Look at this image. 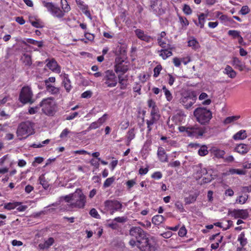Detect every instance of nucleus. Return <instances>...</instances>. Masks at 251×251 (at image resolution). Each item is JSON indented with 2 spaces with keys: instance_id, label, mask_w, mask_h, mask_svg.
<instances>
[{
  "instance_id": "79ce46f5",
  "label": "nucleus",
  "mask_w": 251,
  "mask_h": 251,
  "mask_svg": "<svg viewBox=\"0 0 251 251\" xmlns=\"http://www.w3.org/2000/svg\"><path fill=\"white\" fill-rule=\"evenodd\" d=\"M150 116L151 117L160 119V115L157 106L151 109Z\"/></svg>"
},
{
  "instance_id": "bf43d9fd",
  "label": "nucleus",
  "mask_w": 251,
  "mask_h": 251,
  "mask_svg": "<svg viewBox=\"0 0 251 251\" xmlns=\"http://www.w3.org/2000/svg\"><path fill=\"white\" fill-rule=\"evenodd\" d=\"M162 69L161 65H157L153 69V77H157L159 75Z\"/></svg>"
},
{
  "instance_id": "f704fd0d",
  "label": "nucleus",
  "mask_w": 251,
  "mask_h": 251,
  "mask_svg": "<svg viewBox=\"0 0 251 251\" xmlns=\"http://www.w3.org/2000/svg\"><path fill=\"white\" fill-rule=\"evenodd\" d=\"M46 90L52 95H56L59 93L60 90L58 87H56L52 85H48L46 86Z\"/></svg>"
},
{
  "instance_id": "a18cd8bd",
  "label": "nucleus",
  "mask_w": 251,
  "mask_h": 251,
  "mask_svg": "<svg viewBox=\"0 0 251 251\" xmlns=\"http://www.w3.org/2000/svg\"><path fill=\"white\" fill-rule=\"evenodd\" d=\"M249 196L247 194H245L244 195L240 196L237 197L236 200V202L237 203H240L241 204H244L246 202Z\"/></svg>"
},
{
  "instance_id": "aec40b11",
  "label": "nucleus",
  "mask_w": 251,
  "mask_h": 251,
  "mask_svg": "<svg viewBox=\"0 0 251 251\" xmlns=\"http://www.w3.org/2000/svg\"><path fill=\"white\" fill-rule=\"evenodd\" d=\"M157 155L160 162L163 163L168 162V155L163 147H159L158 148Z\"/></svg>"
},
{
  "instance_id": "39448f33",
  "label": "nucleus",
  "mask_w": 251,
  "mask_h": 251,
  "mask_svg": "<svg viewBox=\"0 0 251 251\" xmlns=\"http://www.w3.org/2000/svg\"><path fill=\"white\" fill-rule=\"evenodd\" d=\"M32 124L28 121L20 124L16 131L17 136L20 140L25 139L33 132Z\"/></svg>"
},
{
  "instance_id": "6e6552de",
  "label": "nucleus",
  "mask_w": 251,
  "mask_h": 251,
  "mask_svg": "<svg viewBox=\"0 0 251 251\" xmlns=\"http://www.w3.org/2000/svg\"><path fill=\"white\" fill-rule=\"evenodd\" d=\"M33 95L31 88L28 86H25L21 90L19 100L24 104L27 103L31 104L34 102V100L32 99Z\"/></svg>"
},
{
  "instance_id": "49530a36",
  "label": "nucleus",
  "mask_w": 251,
  "mask_h": 251,
  "mask_svg": "<svg viewBox=\"0 0 251 251\" xmlns=\"http://www.w3.org/2000/svg\"><path fill=\"white\" fill-rule=\"evenodd\" d=\"M158 45L161 48V49H164L168 47H170L173 46L170 43V41H168V43H167L166 41H165V39L163 40H160L157 41Z\"/></svg>"
},
{
  "instance_id": "864d4df0",
  "label": "nucleus",
  "mask_w": 251,
  "mask_h": 251,
  "mask_svg": "<svg viewBox=\"0 0 251 251\" xmlns=\"http://www.w3.org/2000/svg\"><path fill=\"white\" fill-rule=\"evenodd\" d=\"M178 19L179 22L183 27L187 26L189 25V22L186 17L181 16H178Z\"/></svg>"
},
{
  "instance_id": "e2e57ef3",
  "label": "nucleus",
  "mask_w": 251,
  "mask_h": 251,
  "mask_svg": "<svg viewBox=\"0 0 251 251\" xmlns=\"http://www.w3.org/2000/svg\"><path fill=\"white\" fill-rule=\"evenodd\" d=\"M44 161V158L42 157L38 156L34 158V160L32 163V165L34 167L36 166L37 164H41Z\"/></svg>"
},
{
  "instance_id": "0eeeda50",
  "label": "nucleus",
  "mask_w": 251,
  "mask_h": 251,
  "mask_svg": "<svg viewBox=\"0 0 251 251\" xmlns=\"http://www.w3.org/2000/svg\"><path fill=\"white\" fill-rule=\"evenodd\" d=\"M104 210L109 211L111 215H113L116 212H121L123 208L122 203L116 200H108L104 202Z\"/></svg>"
},
{
  "instance_id": "393cba45",
  "label": "nucleus",
  "mask_w": 251,
  "mask_h": 251,
  "mask_svg": "<svg viewBox=\"0 0 251 251\" xmlns=\"http://www.w3.org/2000/svg\"><path fill=\"white\" fill-rule=\"evenodd\" d=\"M185 116L184 112L181 111L174 115L171 119L176 124H177L181 122Z\"/></svg>"
},
{
  "instance_id": "ddd939ff",
  "label": "nucleus",
  "mask_w": 251,
  "mask_h": 251,
  "mask_svg": "<svg viewBox=\"0 0 251 251\" xmlns=\"http://www.w3.org/2000/svg\"><path fill=\"white\" fill-rule=\"evenodd\" d=\"M129 234L130 236L138 240H141V239L144 238L148 233L144 231L140 226H132L129 230Z\"/></svg>"
},
{
  "instance_id": "4be33fe9",
  "label": "nucleus",
  "mask_w": 251,
  "mask_h": 251,
  "mask_svg": "<svg viewBox=\"0 0 251 251\" xmlns=\"http://www.w3.org/2000/svg\"><path fill=\"white\" fill-rule=\"evenodd\" d=\"M206 17V15L201 13L198 15V22L196 20H194L193 21L197 26H199L201 28H203L205 22Z\"/></svg>"
},
{
  "instance_id": "dca6fc26",
  "label": "nucleus",
  "mask_w": 251,
  "mask_h": 251,
  "mask_svg": "<svg viewBox=\"0 0 251 251\" xmlns=\"http://www.w3.org/2000/svg\"><path fill=\"white\" fill-rule=\"evenodd\" d=\"M75 2L78 7L80 9L83 14L87 16L90 20L92 19L91 14L89 10V6L82 0H75Z\"/></svg>"
},
{
  "instance_id": "2f4dec72",
  "label": "nucleus",
  "mask_w": 251,
  "mask_h": 251,
  "mask_svg": "<svg viewBox=\"0 0 251 251\" xmlns=\"http://www.w3.org/2000/svg\"><path fill=\"white\" fill-rule=\"evenodd\" d=\"M199 196L198 193H195L194 195H190L188 197L184 198V202L185 204H190L194 203L197 200Z\"/></svg>"
},
{
  "instance_id": "a211bd4d",
  "label": "nucleus",
  "mask_w": 251,
  "mask_h": 251,
  "mask_svg": "<svg viewBox=\"0 0 251 251\" xmlns=\"http://www.w3.org/2000/svg\"><path fill=\"white\" fill-rule=\"evenodd\" d=\"M49 61L47 64L48 68L51 70L52 72L60 73L61 72V67L58 64L54 58H52L51 60L47 59L46 62Z\"/></svg>"
},
{
  "instance_id": "c756f323",
  "label": "nucleus",
  "mask_w": 251,
  "mask_h": 251,
  "mask_svg": "<svg viewBox=\"0 0 251 251\" xmlns=\"http://www.w3.org/2000/svg\"><path fill=\"white\" fill-rule=\"evenodd\" d=\"M21 204H22V202L18 201L5 203L4 204V208L8 210H13L16 208Z\"/></svg>"
},
{
  "instance_id": "603ef678",
  "label": "nucleus",
  "mask_w": 251,
  "mask_h": 251,
  "mask_svg": "<svg viewBox=\"0 0 251 251\" xmlns=\"http://www.w3.org/2000/svg\"><path fill=\"white\" fill-rule=\"evenodd\" d=\"M182 11L184 12V13L186 15H190L192 13V10L190 6L186 4H184L183 5Z\"/></svg>"
},
{
  "instance_id": "338daca9",
  "label": "nucleus",
  "mask_w": 251,
  "mask_h": 251,
  "mask_svg": "<svg viewBox=\"0 0 251 251\" xmlns=\"http://www.w3.org/2000/svg\"><path fill=\"white\" fill-rule=\"evenodd\" d=\"M187 234V230L184 226L181 227L178 232V235L180 237H184Z\"/></svg>"
},
{
  "instance_id": "423d86ee",
  "label": "nucleus",
  "mask_w": 251,
  "mask_h": 251,
  "mask_svg": "<svg viewBox=\"0 0 251 251\" xmlns=\"http://www.w3.org/2000/svg\"><path fill=\"white\" fill-rule=\"evenodd\" d=\"M53 100V98L49 97L44 99L39 103L43 112L47 115L52 116L54 113L55 103Z\"/></svg>"
},
{
  "instance_id": "f8f14e48",
  "label": "nucleus",
  "mask_w": 251,
  "mask_h": 251,
  "mask_svg": "<svg viewBox=\"0 0 251 251\" xmlns=\"http://www.w3.org/2000/svg\"><path fill=\"white\" fill-rule=\"evenodd\" d=\"M103 80L108 87H115L117 84V78L113 71H106Z\"/></svg>"
},
{
  "instance_id": "7ed1b4c3",
  "label": "nucleus",
  "mask_w": 251,
  "mask_h": 251,
  "mask_svg": "<svg viewBox=\"0 0 251 251\" xmlns=\"http://www.w3.org/2000/svg\"><path fill=\"white\" fill-rule=\"evenodd\" d=\"M197 99L196 92L189 90L182 91L180 93L179 102L186 109L191 108Z\"/></svg>"
},
{
  "instance_id": "c85d7f7f",
  "label": "nucleus",
  "mask_w": 251,
  "mask_h": 251,
  "mask_svg": "<svg viewBox=\"0 0 251 251\" xmlns=\"http://www.w3.org/2000/svg\"><path fill=\"white\" fill-rule=\"evenodd\" d=\"M188 46L191 47L194 50H197L200 47L199 42L193 37L188 41Z\"/></svg>"
},
{
  "instance_id": "5701e85b",
  "label": "nucleus",
  "mask_w": 251,
  "mask_h": 251,
  "mask_svg": "<svg viewBox=\"0 0 251 251\" xmlns=\"http://www.w3.org/2000/svg\"><path fill=\"white\" fill-rule=\"evenodd\" d=\"M71 83V81L69 78L68 75L65 74L63 76L62 84L67 92H69L72 88Z\"/></svg>"
},
{
  "instance_id": "8fccbe9b",
  "label": "nucleus",
  "mask_w": 251,
  "mask_h": 251,
  "mask_svg": "<svg viewBox=\"0 0 251 251\" xmlns=\"http://www.w3.org/2000/svg\"><path fill=\"white\" fill-rule=\"evenodd\" d=\"M228 35L231 36L233 39H236L240 35V32L236 30H229Z\"/></svg>"
},
{
  "instance_id": "09e8293b",
  "label": "nucleus",
  "mask_w": 251,
  "mask_h": 251,
  "mask_svg": "<svg viewBox=\"0 0 251 251\" xmlns=\"http://www.w3.org/2000/svg\"><path fill=\"white\" fill-rule=\"evenodd\" d=\"M118 82L120 85V89L122 90H124L126 89L127 87V84L124 82L125 79L120 75H118Z\"/></svg>"
},
{
  "instance_id": "3c124183",
  "label": "nucleus",
  "mask_w": 251,
  "mask_h": 251,
  "mask_svg": "<svg viewBox=\"0 0 251 251\" xmlns=\"http://www.w3.org/2000/svg\"><path fill=\"white\" fill-rule=\"evenodd\" d=\"M115 178L114 176L107 178L104 182L103 187L107 188L109 187L114 182Z\"/></svg>"
},
{
  "instance_id": "680f3d73",
  "label": "nucleus",
  "mask_w": 251,
  "mask_h": 251,
  "mask_svg": "<svg viewBox=\"0 0 251 251\" xmlns=\"http://www.w3.org/2000/svg\"><path fill=\"white\" fill-rule=\"evenodd\" d=\"M100 160V158H98V159L92 158L90 160V164L92 166L95 167L96 169H98L100 166V163L99 162Z\"/></svg>"
},
{
  "instance_id": "69168bd1",
  "label": "nucleus",
  "mask_w": 251,
  "mask_h": 251,
  "mask_svg": "<svg viewBox=\"0 0 251 251\" xmlns=\"http://www.w3.org/2000/svg\"><path fill=\"white\" fill-rule=\"evenodd\" d=\"M250 12V9L248 6H243L241 8V10L239 12V13L243 15H245L249 13Z\"/></svg>"
},
{
  "instance_id": "a878e982",
  "label": "nucleus",
  "mask_w": 251,
  "mask_h": 251,
  "mask_svg": "<svg viewBox=\"0 0 251 251\" xmlns=\"http://www.w3.org/2000/svg\"><path fill=\"white\" fill-rule=\"evenodd\" d=\"M54 243V240L52 237L49 238L44 243H40L39 247L40 249L45 250L49 248Z\"/></svg>"
},
{
  "instance_id": "4d7b16f0",
  "label": "nucleus",
  "mask_w": 251,
  "mask_h": 251,
  "mask_svg": "<svg viewBox=\"0 0 251 251\" xmlns=\"http://www.w3.org/2000/svg\"><path fill=\"white\" fill-rule=\"evenodd\" d=\"M89 214L93 218L100 219V216L98 213L97 210L93 208H92L89 211Z\"/></svg>"
},
{
  "instance_id": "6e6d98bb",
  "label": "nucleus",
  "mask_w": 251,
  "mask_h": 251,
  "mask_svg": "<svg viewBox=\"0 0 251 251\" xmlns=\"http://www.w3.org/2000/svg\"><path fill=\"white\" fill-rule=\"evenodd\" d=\"M199 154L201 156H205L208 154L207 148L206 146H202L198 151Z\"/></svg>"
},
{
  "instance_id": "2eb2a0df",
  "label": "nucleus",
  "mask_w": 251,
  "mask_h": 251,
  "mask_svg": "<svg viewBox=\"0 0 251 251\" xmlns=\"http://www.w3.org/2000/svg\"><path fill=\"white\" fill-rule=\"evenodd\" d=\"M231 215L235 219L241 218L242 219H246L249 216L247 209H234L231 212Z\"/></svg>"
},
{
  "instance_id": "e433bc0d",
  "label": "nucleus",
  "mask_w": 251,
  "mask_h": 251,
  "mask_svg": "<svg viewBox=\"0 0 251 251\" xmlns=\"http://www.w3.org/2000/svg\"><path fill=\"white\" fill-rule=\"evenodd\" d=\"M22 59L23 60V63L26 66H30L32 64L31 56L29 54L24 53Z\"/></svg>"
},
{
  "instance_id": "37998d69",
  "label": "nucleus",
  "mask_w": 251,
  "mask_h": 251,
  "mask_svg": "<svg viewBox=\"0 0 251 251\" xmlns=\"http://www.w3.org/2000/svg\"><path fill=\"white\" fill-rule=\"evenodd\" d=\"M75 196V193L70 194L68 195L63 196L61 198V199L64 200L66 202H67V204H70L74 200V197Z\"/></svg>"
},
{
  "instance_id": "ea45409f",
  "label": "nucleus",
  "mask_w": 251,
  "mask_h": 251,
  "mask_svg": "<svg viewBox=\"0 0 251 251\" xmlns=\"http://www.w3.org/2000/svg\"><path fill=\"white\" fill-rule=\"evenodd\" d=\"M162 90L164 93L165 98L168 101L170 102L173 99V95L171 92L166 88V86L162 87Z\"/></svg>"
},
{
  "instance_id": "412c9836",
  "label": "nucleus",
  "mask_w": 251,
  "mask_h": 251,
  "mask_svg": "<svg viewBox=\"0 0 251 251\" xmlns=\"http://www.w3.org/2000/svg\"><path fill=\"white\" fill-rule=\"evenodd\" d=\"M232 64L235 69L240 71H243L245 68L244 63L236 57H233Z\"/></svg>"
},
{
  "instance_id": "4468645a",
  "label": "nucleus",
  "mask_w": 251,
  "mask_h": 251,
  "mask_svg": "<svg viewBox=\"0 0 251 251\" xmlns=\"http://www.w3.org/2000/svg\"><path fill=\"white\" fill-rule=\"evenodd\" d=\"M136 37L141 41L147 43H150L153 40V38L145 33V31L141 29H136L134 30Z\"/></svg>"
},
{
  "instance_id": "6ab92c4d",
  "label": "nucleus",
  "mask_w": 251,
  "mask_h": 251,
  "mask_svg": "<svg viewBox=\"0 0 251 251\" xmlns=\"http://www.w3.org/2000/svg\"><path fill=\"white\" fill-rule=\"evenodd\" d=\"M250 150V147L249 145L239 144L236 145L234 149V151L238 152L240 154L244 155L249 152Z\"/></svg>"
},
{
  "instance_id": "58836bf2",
  "label": "nucleus",
  "mask_w": 251,
  "mask_h": 251,
  "mask_svg": "<svg viewBox=\"0 0 251 251\" xmlns=\"http://www.w3.org/2000/svg\"><path fill=\"white\" fill-rule=\"evenodd\" d=\"M216 16L219 17L220 20L225 22H234V21L229 18L227 15H224L221 12H217Z\"/></svg>"
},
{
  "instance_id": "7c9ffc66",
  "label": "nucleus",
  "mask_w": 251,
  "mask_h": 251,
  "mask_svg": "<svg viewBox=\"0 0 251 251\" xmlns=\"http://www.w3.org/2000/svg\"><path fill=\"white\" fill-rule=\"evenodd\" d=\"M165 221L164 217L161 215H156L152 218V223L157 226L160 225Z\"/></svg>"
},
{
  "instance_id": "5fc2aeb1",
  "label": "nucleus",
  "mask_w": 251,
  "mask_h": 251,
  "mask_svg": "<svg viewBox=\"0 0 251 251\" xmlns=\"http://www.w3.org/2000/svg\"><path fill=\"white\" fill-rule=\"evenodd\" d=\"M135 129L134 128H132L129 129L127 133V139H128L129 141H131L135 138Z\"/></svg>"
},
{
  "instance_id": "4c0bfd02",
  "label": "nucleus",
  "mask_w": 251,
  "mask_h": 251,
  "mask_svg": "<svg viewBox=\"0 0 251 251\" xmlns=\"http://www.w3.org/2000/svg\"><path fill=\"white\" fill-rule=\"evenodd\" d=\"M12 100V98L9 95H4L2 99H0V106H2L6 103L9 104L10 101Z\"/></svg>"
},
{
  "instance_id": "1a4fd4ad",
  "label": "nucleus",
  "mask_w": 251,
  "mask_h": 251,
  "mask_svg": "<svg viewBox=\"0 0 251 251\" xmlns=\"http://www.w3.org/2000/svg\"><path fill=\"white\" fill-rule=\"evenodd\" d=\"M43 4L48 12H49L52 16L58 19H61L65 16L64 12H62L61 9L54 4L52 2L43 1Z\"/></svg>"
},
{
  "instance_id": "72a5a7b5",
  "label": "nucleus",
  "mask_w": 251,
  "mask_h": 251,
  "mask_svg": "<svg viewBox=\"0 0 251 251\" xmlns=\"http://www.w3.org/2000/svg\"><path fill=\"white\" fill-rule=\"evenodd\" d=\"M237 241L239 242L241 246L245 247L248 243L247 239L245 237V233L242 232L238 237Z\"/></svg>"
},
{
  "instance_id": "f257e3e1",
  "label": "nucleus",
  "mask_w": 251,
  "mask_h": 251,
  "mask_svg": "<svg viewBox=\"0 0 251 251\" xmlns=\"http://www.w3.org/2000/svg\"><path fill=\"white\" fill-rule=\"evenodd\" d=\"M86 203V197L80 189L75 192L73 201L66 204L62 209L69 211L73 208L83 209Z\"/></svg>"
},
{
  "instance_id": "b1692460",
  "label": "nucleus",
  "mask_w": 251,
  "mask_h": 251,
  "mask_svg": "<svg viewBox=\"0 0 251 251\" xmlns=\"http://www.w3.org/2000/svg\"><path fill=\"white\" fill-rule=\"evenodd\" d=\"M159 119L150 117V119L146 120V124L147 125V134L151 133V131L152 129V126L156 124Z\"/></svg>"
},
{
  "instance_id": "f3484780",
  "label": "nucleus",
  "mask_w": 251,
  "mask_h": 251,
  "mask_svg": "<svg viewBox=\"0 0 251 251\" xmlns=\"http://www.w3.org/2000/svg\"><path fill=\"white\" fill-rule=\"evenodd\" d=\"M174 48H175L173 46H171L161 49L160 50H158L157 52L159 53V56H160L163 60H165L173 55L172 50Z\"/></svg>"
},
{
  "instance_id": "c03bdc74",
  "label": "nucleus",
  "mask_w": 251,
  "mask_h": 251,
  "mask_svg": "<svg viewBox=\"0 0 251 251\" xmlns=\"http://www.w3.org/2000/svg\"><path fill=\"white\" fill-rule=\"evenodd\" d=\"M26 41L28 43L37 45L39 48H41L43 46V42L42 41H38L31 38H27Z\"/></svg>"
},
{
  "instance_id": "20e7f679",
  "label": "nucleus",
  "mask_w": 251,
  "mask_h": 251,
  "mask_svg": "<svg viewBox=\"0 0 251 251\" xmlns=\"http://www.w3.org/2000/svg\"><path fill=\"white\" fill-rule=\"evenodd\" d=\"M194 115L196 120L201 125H205L212 117L211 111L206 108L200 107L194 111Z\"/></svg>"
},
{
  "instance_id": "9d476101",
  "label": "nucleus",
  "mask_w": 251,
  "mask_h": 251,
  "mask_svg": "<svg viewBox=\"0 0 251 251\" xmlns=\"http://www.w3.org/2000/svg\"><path fill=\"white\" fill-rule=\"evenodd\" d=\"M114 65V70L117 74L122 76L126 73L129 69V64L125 60L121 57H117L115 58Z\"/></svg>"
},
{
  "instance_id": "c9c22d12",
  "label": "nucleus",
  "mask_w": 251,
  "mask_h": 251,
  "mask_svg": "<svg viewBox=\"0 0 251 251\" xmlns=\"http://www.w3.org/2000/svg\"><path fill=\"white\" fill-rule=\"evenodd\" d=\"M61 5L62 12H64V15L71 10V7L66 0H61Z\"/></svg>"
},
{
  "instance_id": "9b49d317",
  "label": "nucleus",
  "mask_w": 251,
  "mask_h": 251,
  "mask_svg": "<svg viewBox=\"0 0 251 251\" xmlns=\"http://www.w3.org/2000/svg\"><path fill=\"white\" fill-rule=\"evenodd\" d=\"M206 132L204 127H201L198 125H189L187 136L196 139L201 138Z\"/></svg>"
},
{
  "instance_id": "052dcab7",
  "label": "nucleus",
  "mask_w": 251,
  "mask_h": 251,
  "mask_svg": "<svg viewBox=\"0 0 251 251\" xmlns=\"http://www.w3.org/2000/svg\"><path fill=\"white\" fill-rule=\"evenodd\" d=\"M100 127L99 124L97 123L96 121L92 123L87 128L85 132L90 131L92 129H95Z\"/></svg>"
},
{
  "instance_id": "a19ab883",
  "label": "nucleus",
  "mask_w": 251,
  "mask_h": 251,
  "mask_svg": "<svg viewBox=\"0 0 251 251\" xmlns=\"http://www.w3.org/2000/svg\"><path fill=\"white\" fill-rule=\"evenodd\" d=\"M240 118V116L239 115L227 117L225 119L224 123L225 124H228L235 121H237Z\"/></svg>"
},
{
  "instance_id": "cd10ccee",
  "label": "nucleus",
  "mask_w": 251,
  "mask_h": 251,
  "mask_svg": "<svg viewBox=\"0 0 251 251\" xmlns=\"http://www.w3.org/2000/svg\"><path fill=\"white\" fill-rule=\"evenodd\" d=\"M247 137V133L245 130H240L235 133L232 137L234 140H244Z\"/></svg>"
},
{
  "instance_id": "bb28decb",
  "label": "nucleus",
  "mask_w": 251,
  "mask_h": 251,
  "mask_svg": "<svg viewBox=\"0 0 251 251\" xmlns=\"http://www.w3.org/2000/svg\"><path fill=\"white\" fill-rule=\"evenodd\" d=\"M213 157L218 159L224 158V156L226 153L224 150H220L217 148H213L211 151Z\"/></svg>"
},
{
  "instance_id": "473e14b6",
  "label": "nucleus",
  "mask_w": 251,
  "mask_h": 251,
  "mask_svg": "<svg viewBox=\"0 0 251 251\" xmlns=\"http://www.w3.org/2000/svg\"><path fill=\"white\" fill-rule=\"evenodd\" d=\"M225 71V73L228 76L231 78H234L236 76V72L232 69L231 66L229 65H227L226 67Z\"/></svg>"
},
{
  "instance_id": "13d9d810",
  "label": "nucleus",
  "mask_w": 251,
  "mask_h": 251,
  "mask_svg": "<svg viewBox=\"0 0 251 251\" xmlns=\"http://www.w3.org/2000/svg\"><path fill=\"white\" fill-rule=\"evenodd\" d=\"M107 116L108 115L105 113L103 114L102 117L99 118L98 120L96 121L100 126L106 122L107 119Z\"/></svg>"
},
{
  "instance_id": "f03ea898",
  "label": "nucleus",
  "mask_w": 251,
  "mask_h": 251,
  "mask_svg": "<svg viewBox=\"0 0 251 251\" xmlns=\"http://www.w3.org/2000/svg\"><path fill=\"white\" fill-rule=\"evenodd\" d=\"M138 242V249L140 251H155L157 249L158 245L155 238L149 234Z\"/></svg>"
},
{
  "instance_id": "de8ad7c7",
  "label": "nucleus",
  "mask_w": 251,
  "mask_h": 251,
  "mask_svg": "<svg viewBox=\"0 0 251 251\" xmlns=\"http://www.w3.org/2000/svg\"><path fill=\"white\" fill-rule=\"evenodd\" d=\"M40 184H41L45 189H47L49 187V182L46 180L43 175L39 177Z\"/></svg>"
},
{
  "instance_id": "774afa93",
  "label": "nucleus",
  "mask_w": 251,
  "mask_h": 251,
  "mask_svg": "<svg viewBox=\"0 0 251 251\" xmlns=\"http://www.w3.org/2000/svg\"><path fill=\"white\" fill-rule=\"evenodd\" d=\"M151 176L154 179H159L162 177V174L160 172H155L151 175Z\"/></svg>"
},
{
  "instance_id": "0e129e2a",
  "label": "nucleus",
  "mask_w": 251,
  "mask_h": 251,
  "mask_svg": "<svg viewBox=\"0 0 251 251\" xmlns=\"http://www.w3.org/2000/svg\"><path fill=\"white\" fill-rule=\"evenodd\" d=\"M175 205L180 212H183L185 211L183 204L180 201H177Z\"/></svg>"
}]
</instances>
